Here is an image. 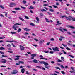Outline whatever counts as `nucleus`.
Wrapping results in <instances>:
<instances>
[{"label":"nucleus","instance_id":"a19ab883","mask_svg":"<svg viewBox=\"0 0 75 75\" xmlns=\"http://www.w3.org/2000/svg\"><path fill=\"white\" fill-rule=\"evenodd\" d=\"M30 25L32 26H34V25H34V24L33 23H30Z\"/></svg>","mask_w":75,"mask_h":75},{"label":"nucleus","instance_id":"9d476101","mask_svg":"<svg viewBox=\"0 0 75 75\" xmlns=\"http://www.w3.org/2000/svg\"><path fill=\"white\" fill-rule=\"evenodd\" d=\"M10 5H12V6H16L17 5V4H16L15 3H14L13 2L11 3H10Z\"/></svg>","mask_w":75,"mask_h":75},{"label":"nucleus","instance_id":"49530a36","mask_svg":"<svg viewBox=\"0 0 75 75\" xmlns=\"http://www.w3.org/2000/svg\"><path fill=\"white\" fill-rule=\"evenodd\" d=\"M62 45H63L64 47H67V45L64 44H62Z\"/></svg>","mask_w":75,"mask_h":75},{"label":"nucleus","instance_id":"412c9836","mask_svg":"<svg viewBox=\"0 0 75 75\" xmlns=\"http://www.w3.org/2000/svg\"><path fill=\"white\" fill-rule=\"evenodd\" d=\"M19 19L21 20H22V21H24V19H23V18H22L19 17Z\"/></svg>","mask_w":75,"mask_h":75},{"label":"nucleus","instance_id":"dca6fc26","mask_svg":"<svg viewBox=\"0 0 75 75\" xmlns=\"http://www.w3.org/2000/svg\"><path fill=\"white\" fill-rule=\"evenodd\" d=\"M31 57H36L37 56V54H32L31 55Z\"/></svg>","mask_w":75,"mask_h":75},{"label":"nucleus","instance_id":"c03bdc74","mask_svg":"<svg viewBox=\"0 0 75 75\" xmlns=\"http://www.w3.org/2000/svg\"><path fill=\"white\" fill-rule=\"evenodd\" d=\"M36 20H37V21H39V18H38V17H36Z\"/></svg>","mask_w":75,"mask_h":75},{"label":"nucleus","instance_id":"f03ea898","mask_svg":"<svg viewBox=\"0 0 75 75\" xmlns=\"http://www.w3.org/2000/svg\"><path fill=\"white\" fill-rule=\"evenodd\" d=\"M52 50L54 51H59V49L57 47H55L54 48H53Z\"/></svg>","mask_w":75,"mask_h":75},{"label":"nucleus","instance_id":"c85d7f7f","mask_svg":"<svg viewBox=\"0 0 75 75\" xmlns=\"http://www.w3.org/2000/svg\"><path fill=\"white\" fill-rule=\"evenodd\" d=\"M25 18L27 19V20H28L29 19V18L27 16H25Z\"/></svg>","mask_w":75,"mask_h":75},{"label":"nucleus","instance_id":"bf43d9fd","mask_svg":"<svg viewBox=\"0 0 75 75\" xmlns=\"http://www.w3.org/2000/svg\"><path fill=\"white\" fill-rule=\"evenodd\" d=\"M26 74H28V75L30 74V73H28L27 71H26Z\"/></svg>","mask_w":75,"mask_h":75},{"label":"nucleus","instance_id":"aec40b11","mask_svg":"<svg viewBox=\"0 0 75 75\" xmlns=\"http://www.w3.org/2000/svg\"><path fill=\"white\" fill-rule=\"evenodd\" d=\"M21 71L22 73H24V71H25V70L24 69H21Z\"/></svg>","mask_w":75,"mask_h":75},{"label":"nucleus","instance_id":"052dcab7","mask_svg":"<svg viewBox=\"0 0 75 75\" xmlns=\"http://www.w3.org/2000/svg\"><path fill=\"white\" fill-rule=\"evenodd\" d=\"M72 21H75V18H72L71 19Z\"/></svg>","mask_w":75,"mask_h":75},{"label":"nucleus","instance_id":"e2e57ef3","mask_svg":"<svg viewBox=\"0 0 75 75\" xmlns=\"http://www.w3.org/2000/svg\"><path fill=\"white\" fill-rule=\"evenodd\" d=\"M71 69H72V70L73 71H75V70H74V68H73V67H71Z\"/></svg>","mask_w":75,"mask_h":75},{"label":"nucleus","instance_id":"c756f323","mask_svg":"<svg viewBox=\"0 0 75 75\" xmlns=\"http://www.w3.org/2000/svg\"><path fill=\"white\" fill-rule=\"evenodd\" d=\"M22 2L23 4H25V3H27V1H25V0H23V1Z\"/></svg>","mask_w":75,"mask_h":75},{"label":"nucleus","instance_id":"13d9d810","mask_svg":"<svg viewBox=\"0 0 75 75\" xmlns=\"http://www.w3.org/2000/svg\"><path fill=\"white\" fill-rule=\"evenodd\" d=\"M23 67H25L24 66H21L20 67V68H23Z\"/></svg>","mask_w":75,"mask_h":75},{"label":"nucleus","instance_id":"9b49d317","mask_svg":"<svg viewBox=\"0 0 75 75\" xmlns=\"http://www.w3.org/2000/svg\"><path fill=\"white\" fill-rule=\"evenodd\" d=\"M62 38H65V37H64L63 36H60V38L59 39V40L60 41H62Z\"/></svg>","mask_w":75,"mask_h":75},{"label":"nucleus","instance_id":"b1692460","mask_svg":"<svg viewBox=\"0 0 75 75\" xmlns=\"http://www.w3.org/2000/svg\"><path fill=\"white\" fill-rule=\"evenodd\" d=\"M19 63H20V64H24V62L23 61H19Z\"/></svg>","mask_w":75,"mask_h":75},{"label":"nucleus","instance_id":"69168bd1","mask_svg":"<svg viewBox=\"0 0 75 75\" xmlns=\"http://www.w3.org/2000/svg\"><path fill=\"white\" fill-rule=\"evenodd\" d=\"M16 65H20V64L18 63H16Z\"/></svg>","mask_w":75,"mask_h":75},{"label":"nucleus","instance_id":"7c9ffc66","mask_svg":"<svg viewBox=\"0 0 75 75\" xmlns=\"http://www.w3.org/2000/svg\"><path fill=\"white\" fill-rule=\"evenodd\" d=\"M62 52H63L64 54H67V52H66L65 51H64V50H62Z\"/></svg>","mask_w":75,"mask_h":75},{"label":"nucleus","instance_id":"a878e982","mask_svg":"<svg viewBox=\"0 0 75 75\" xmlns=\"http://www.w3.org/2000/svg\"><path fill=\"white\" fill-rule=\"evenodd\" d=\"M55 68H56V69H59V70H61V69H60V68H59V67H55Z\"/></svg>","mask_w":75,"mask_h":75},{"label":"nucleus","instance_id":"774afa93","mask_svg":"<svg viewBox=\"0 0 75 75\" xmlns=\"http://www.w3.org/2000/svg\"><path fill=\"white\" fill-rule=\"evenodd\" d=\"M53 7H54V8H58V7H57V6L55 5H53Z\"/></svg>","mask_w":75,"mask_h":75},{"label":"nucleus","instance_id":"de8ad7c7","mask_svg":"<svg viewBox=\"0 0 75 75\" xmlns=\"http://www.w3.org/2000/svg\"><path fill=\"white\" fill-rule=\"evenodd\" d=\"M27 67L28 68H31V67L30 66H27Z\"/></svg>","mask_w":75,"mask_h":75},{"label":"nucleus","instance_id":"f704fd0d","mask_svg":"<svg viewBox=\"0 0 75 75\" xmlns=\"http://www.w3.org/2000/svg\"><path fill=\"white\" fill-rule=\"evenodd\" d=\"M54 39L53 38H52L50 39V41H54Z\"/></svg>","mask_w":75,"mask_h":75},{"label":"nucleus","instance_id":"5701e85b","mask_svg":"<svg viewBox=\"0 0 75 75\" xmlns=\"http://www.w3.org/2000/svg\"><path fill=\"white\" fill-rule=\"evenodd\" d=\"M49 10L50 11H51V12H54V11H55L53 10L52 9H50Z\"/></svg>","mask_w":75,"mask_h":75},{"label":"nucleus","instance_id":"20e7f679","mask_svg":"<svg viewBox=\"0 0 75 75\" xmlns=\"http://www.w3.org/2000/svg\"><path fill=\"white\" fill-rule=\"evenodd\" d=\"M2 61L1 62L3 63V64H6V62H7V60L4 59H2Z\"/></svg>","mask_w":75,"mask_h":75},{"label":"nucleus","instance_id":"6ab92c4d","mask_svg":"<svg viewBox=\"0 0 75 75\" xmlns=\"http://www.w3.org/2000/svg\"><path fill=\"white\" fill-rule=\"evenodd\" d=\"M6 42H16V41H14V40H12V41H7Z\"/></svg>","mask_w":75,"mask_h":75},{"label":"nucleus","instance_id":"ddd939ff","mask_svg":"<svg viewBox=\"0 0 75 75\" xmlns=\"http://www.w3.org/2000/svg\"><path fill=\"white\" fill-rule=\"evenodd\" d=\"M72 18V17L69 16L68 17H67L66 19L68 20H71V18Z\"/></svg>","mask_w":75,"mask_h":75},{"label":"nucleus","instance_id":"bb28decb","mask_svg":"<svg viewBox=\"0 0 75 75\" xmlns=\"http://www.w3.org/2000/svg\"><path fill=\"white\" fill-rule=\"evenodd\" d=\"M28 9H34V7L33 6H30V8H28Z\"/></svg>","mask_w":75,"mask_h":75},{"label":"nucleus","instance_id":"864d4df0","mask_svg":"<svg viewBox=\"0 0 75 75\" xmlns=\"http://www.w3.org/2000/svg\"><path fill=\"white\" fill-rule=\"evenodd\" d=\"M67 33L68 34H69V35H71V33H70V32H67Z\"/></svg>","mask_w":75,"mask_h":75},{"label":"nucleus","instance_id":"58836bf2","mask_svg":"<svg viewBox=\"0 0 75 75\" xmlns=\"http://www.w3.org/2000/svg\"><path fill=\"white\" fill-rule=\"evenodd\" d=\"M0 7L1 8H2V9H4V7L1 5H0Z\"/></svg>","mask_w":75,"mask_h":75},{"label":"nucleus","instance_id":"6e6d98bb","mask_svg":"<svg viewBox=\"0 0 75 75\" xmlns=\"http://www.w3.org/2000/svg\"><path fill=\"white\" fill-rule=\"evenodd\" d=\"M21 8L23 9H25V7H23V6H21Z\"/></svg>","mask_w":75,"mask_h":75},{"label":"nucleus","instance_id":"f257e3e1","mask_svg":"<svg viewBox=\"0 0 75 75\" xmlns=\"http://www.w3.org/2000/svg\"><path fill=\"white\" fill-rule=\"evenodd\" d=\"M39 62L40 64H43L45 66V67L46 68H47V69H48V66H47L49 64L48 63H47L44 61H39Z\"/></svg>","mask_w":75,"mask_h":75},{"label":"nucleus","instance_id":"603ef678","mask_svg":"<svg viewBox=\"0 0 75 75\" xmlns=\"http://www.w3.org/2000/svg\"><path fill=\"white\" fill-rule=\"evenodd\" d=\"M61 67L62 68H64V67L63 65H61Z\"/></svg>","mask_w":75,"mask_h":75},{"label":"nucleus","instance_id":"4d7b16f0","mask_svg":"<svg viewBox=\"0 0 75 75\" xmlns=\"http://www.w3.org/2000/svg\"><path fill=\"white\" fill-rule=\"evenodd\" d=\"M8 52H9V53H13V51H8Z\"/></svg>","mask_w":75,"mask_h":75},{"label":"nucleus","instance_id":"8fccbe9b","mask_svg":"<svg viewBox=\"0 0 75 75\" xmlns=\"http://www.w3.org/2000/svg\"><path fill=\"white\" fill-rule=\"evenodd\" d=\"M3 37L4 38H2V37H0V39H3L4 38H6V37L4 36H3Z\"/></svg>","mask_w":75,"mask_h":75},{"label":"nucleus","instance_id":"f3484780","mask_svg":"<svg viewBox=\"0 0 75 75\" xmlns=\"http://www.w3.org/2000/svg\"><path fill=\"white\" fill-rule=\"evenodd\" d=\"M23 29L24 30L26 31H30V29H28L27 28H25Z\"/></svg>","mask_w":75,"mask_h":75},{"label":"nucleus","instance_id":"423d86ee","mask_svg":"<svg viewBox=\"0 0 75 75\" xmlns=\"http://www.w3.org/2000/svg\"><path fill=\"white\" fill-rule=\"evenodd\" d=\"M18 71H17L16 70H14L13 71V72H11V74H17V73H18Z\"/></svg>","mask_w":75,"mask_h":75},{"label":"nucleus","instance_id":"3c124183","mask_svg":"<svg viewBox=\"0 0 75 75\" xmlns=\"http://www.w3.org/2000/svg\"><path fill=\"white\" fill-rule=\"evenodd\" d=\"M66 49L67 50H71V49L68 48V47H66Z\"/></svg>","mask_w":75,"mask_h":75},{"label":"nucleus","instance_id":"393cba45","mask_svg":"<svg viewBox=\"0 0 75 75\" xmlns=\"http://www.w3.org/2000/svg\"><path fill=\"white\" fill-rule=\"evenodd\" d=\"M21 31V29L20 28H19L18 30V33H20V31Z\"/></svg>","mask_w":75,"mask_h":75},{"label":"nucleus","instance_id":"a211bd4d","mask_svg":"<svg viewBox=\"0 0 75 75\" xmlns=\"http://www.w3.org/2000/svg\"><path fill=\"white\" fill-rule=\"evenodd\" d=\"M7 47H8V48H11V45L9 44H8L7 45H6Z\"/></svg>","mask_w":75,"mask_h":75},{"label":"nucleus","instance_id":"6e6552de","mask_svg":"<svg viewBox=\"0 0 75 75\" xmlns=\"http://www.w3.org/2000/svg\"><path fill=\"white\" fill-rule=\"evenodd\" d=\"M16 57H17V58H16L14 59V60L15 61H17V60H18L19 59V57H20V56H16Z\"/></svg>","mask_w":75,"mask_h":75},{"label":"nucleus","instance_id":"0e129e2a","mask_svg":"<svg viewBox=\"0 0 75 75\" xmlns=\"http://www.w3.org/2000/svg\"><path fill=\"white\" fill-rule=\"evenodd\" d=\"M44 52H45V53H49V51H44Z\"/></svg>","mask_w":75,"mask_h":75},{"label":"nucleus","instance_id":"cd10ccee","mask_svg":"<svg viewBox=\"0 0 75 75\" xmlns=\"http://www.w3.org/2000/svg\"><path fill=\"white\" fill-rule=\"evenodd\" d=\"M45 19L46 20V22H47V23H49L50 22V21H48V19H47V18H45Z\"/></svg>","mask_w":75,"mask_h":75},{"label":"nucleus","instance_id":"ea45409f","mask_svg":"<svg viewBox=\"0 0 75 75\" xmlns=\"http://www.w3.org/2000/svg\"><path fill=\"white\" fill-rule=\"evenodd\" d=\"M44 6H48V4H45L43 5Z\"/></svg>","mask_w":75,"mask_h":75},{"label":"nucleus","instance_id":"c9c22d12","mask_svg":"<svg viewBox=\"0 0 75 75\" xmlns=\"http://www.w3.org/2000/svg\"><path fill=\"white\" fill-rule=\"evenodd\" d=\"M63 30H64V31H68V30L66 29L63 28Z\"/></svg>","mask_w":75,"mask_h":75},{"label":"nucleus","instance_id":"a18cd8bd","mask_svg":"<svg viewBox=\"0 0 75 75\" xmlns=\"http://www.w3.org/2000/svg\"><path fill=\"white\" fill-rule=\"evenodd\" d=\"M5 48H3V47H0V50H5Z\"/></svg>","mask_w":75,"mask_h":75},{"label":"nucleus","instance_id":"0eeeda50","mask_svg":"<svg viewBox=\"0 0 75 75\" xmlns=\"http://www.w3.org/2000/svg\"><path fill=\"white\" fill-rule=\"evenodd\" d=\"M63 29H64V28H63L60 27V28L59 29V31H61V32H62V33H64V31H63Z\"/></svg>","mask_w":75,"mask_h":75},{"label":"nucleus","instance_id":"39448f33","mask_svg":"<svg viewBox=\"0 0 75 75\" xmlns=\"http://www.w3.org/2000/svg\"><path fill=\"white\" fill-rule=\"evenodd\" d=\"M39 57H40V59H45V60H48V59H45L44 58H43L44 57H43V56L40 55L39 56Z\"/></svg>","mask_w":75,"mask_h":75},{"label":"nucleus","instance_id":"2f4dec72","mask_svg":"<svg viewBox=\"0 0 75 75\" xmlns=\"http://www.w3.org/2000/svg\"><path fill=\"white\" fill-rule=\"evenodd\" d=\"M0 53L1 54H2V55H4V52H3L1 51H0Z\"/></svg>","mask_w":75,"mask_h":75},{"label":"nucleus","instance_id":"4c0bfd02","mask_svg":"<svg viewBox=\"0 0 75 75\" xmlns=\"http://www.w3.org/2000/svg\"><path fill=\"white\" fill-rule=\"evenodd\" d=\"M57 62H62V60L59 59L57 60Z\"/></svg>","mask_w":75,"mask_h":75},{"label":"nucleus","instance_id":"473e14b6","mask_svg":"<svg viewBox=\"0 0 75 75\" xmlns=\"http://www.w3.org/2000/svg\"><path fill=\"white\" fill-rule=\"evenodd\" d=\"M15 10H20V8H15Z\"/></svg>","mask_w":75,"mask_h":75},{"label":"nucleus","instance_id":"09e8293b","mask_svg":"<svg viewBox=\"0 0 75 75\" xmlns=\"http://www.w3.org/2000/svg\"><path fill=\"white\" fill-rule=\"evenodd\" d=\"M34 40H35V41H39L38 39H36L35 38L34 39Z\"/></svg>","mask_w":75,"mask_h":75},{"label":"nucleus","instance_id":"338daca9","mask_svg":"<svg viewBox=\"0 0 75 75\" xmlns=\"http://www.w3.org/2000/svg\"><path fill=\"white\" fill-rule=\"evenodd\" d=\"M69 56H70V57H71V58H74V57L73 56L71 55H69Z\"/></svg>","mask_w":75,"mask_h":75},{"label":"nucleus","instance_id":"5fc2aeb1","mask_svg":"<svg viewBox=\"0 0 75 75\" xmlns=\"http://www.w3.org/2000/svg\"><path fill=\"white\" fill-rule=\"evenodd\" d=\"M4 13L5 14L6 16L7 17V13L6 12H4Z\"/></svg>","mask_w":75,"mask_h":75},{"label":"nucleus","instance_id":"79ce46f5","mask_svg":"<svg viewBox=\"0 0 75 75\" xmlns=\"http://www.w3.org/2000/svg\"><path fill=\"white\" fill-rule=\"evenodd\" d=\"M61 59L62 60V61H64V57H61Z\"/></svg>","mask_w":75,"mask_h":75},{"label":"nucleus","instance_id":"4be33fe9","mask_svg":"<svg viewBox=\"0 0 75 75\" xmlns=\"http://www.w3.org/2000/svg\"><path fill=\"white\" fill-rule=\"evenodd\" d=\"M41 11L42 12H43V11H45V12H47V10H45V9H41Z\"/></svg>","mask_w":75,"mask_h":75},{"label":"nucleus","instance_id":"2eb2a0df","mask_svg":"<svg viewBox=\"0 0 75 75\" xmlns=\"http://www.w3.org/2000/svg\"><path fill=\"white\" fill-rule=\"evenodd\" d=\"M44 42V40H41L39 42V43L40 44H41V45L42 44L43 42Z\"/></svg>","mask_w":75,"mask_h":75},{"label":"nucleus","instance_id":"7ed1b4c3","mask_svg":"<svg viewBox=\"0 0 75 75\" xmlns=\"http://www.w3.org/2000/svg\"><path fill=\"white\" fill-rule=\"evenodd\" d=\"M17 24V25H21V24H19V23H16L14 26H13V28H18V26L17 25H16Z\"/></svg>","mask_w":75,"mask_h":75},{"label":"nucleus","instance_id":"4468645a","mask_svg":"<svg viewBox=\"0 0 75 75\" xmlns=\"http://www.w3.org/2000/svg\"><path fill=\"white\" fill-rule=\"evenodd\" d=\"M20 48L21 50H24V47L21 45H20Z\"/></svg>","mask_w":75,"mask_h":75},{"label":"nucleus","instance_id":"f8f14e48","mask_svg":"<svg viewBox=\"0 0 75 75\" xmlns=\"http://www.w3.org/2000/svg\"><path fill=\"white\" fill-rule=\"evenodd\" d=\"M57 24H56V25H61V24H62V23H59V21H57Z\"/></svg>","mask_w":75,"mask_h":75},{"label":"nucleus","instance_id":"72a5a7b5","mask_svg":"<svg viewBox=\"0 0 75 75\" xmlns=\"http://www.w3.org/2000/svg\"><path fill=\"white\" fill-rule=\"evenodd\" d=\"M70 28H71L72 29H74L75 28V27L72 26H70Z\"/></svg>","mask_w":75,"mask_h":75},{"label":"nucleus","instance_id":"e433bc0d","mask_svg":"<svg viewBox=\"0 0 75 75\" xmlns=\"http://www.w3.org/2000/svg\"><path fill=\"white\" fill-rule=\"evenodd\" d=\"M11 33H12V34H16V33L13 32H11Z\"/></svg>","mask_w":75,"mask_h":75},{"label":"nucleus","instance_id":"1a4fd4ad","mask_svg":"<svg viewBox=\"0 0 75 75\" xmlns=\"http://www.w3.org/2000/svg\"><path fill=\"white\" fill-rule=\"evenodd\" d=\"M33 62L35 64H37L38 63V62L36 59H34V60H33Z\"/></svg>","mask_w":75,"mask_h":75},{"label":"nucleus","instance_id":"680f3d73","mask_svg":"<svg viewBox=\"0 0 75 75\" xmlns=\"http://www.w3.org/2000/svg\"><path fill=\"white\" fill-rule=\"evenodd\" d=\"M50 54H53V53H54V52H53V51H50Z\"/></svg>","mask_w":75,"mask_h":75},{"label":"nucleus","instance_id":"37998d69","mask_svg":"<svg viewBox=\"0 0 75 75\" xmlns=\"http://www.w3.org/2000/svg\"><path fill=\"white\" fill-rule=\"evenodd\" d=\"M2 57H8L7 56H4V55H2Z\"/></svg>","mask_w":75,"mask_h":75}]
</instances>
